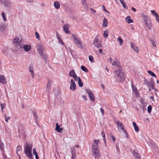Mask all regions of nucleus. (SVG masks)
Segmentation results:
<instances>
[{
  "label": "nucleus",
  "mask_w": 159,
  "mask_h": 159,
  "mask_svg": "<svg viewBox=\"0 0 159 159\" xmlns=\"http://www.w3.org/2000/svg\"><path fill=\"white\" fill-rule=\"evenodd\" d=\"M151 12L152 14L155 16V17L158 16L157 13L154 10H151Z\"/></svg>",
  "instance_id": "nucleus-40"
},
{
  "label": "nucleus",
  "mask_w": 159,
  "mask_h": 159,
  "mask_svg": "<svg viewBox=\"0 0 159 159\" xmlns=\"http://www.w3.org/2000/svg\"><path fill=\"white\" fill-rule=\"evenodd\" d=\"M93 43L94 46L98 48L101 47L102 46V43L98 41V38L97 36H96L95 38Z\"/></svg>",
  "instance_id": "nucleus-9"
},
{
  "label": "nucleus",
  "mask_w": 159,
  "mask_h": 159,
  "mask_svg": "<svg viewBox=\"0 0 159 159\" xmlns=\"http://www.w3.org/2000/svg\"><path fill=\"white\" fill-rule=\"evenodd\" d=\"M23 45L22 44V42L21 43H19L17 44V47L19 49L23 48Z\"/></svg>",
  "instance_id": "nucleus-36"
},
{
  "label": "nucleus",
  "mask_w": 159,
  "mask_h": 159,
  "mask_svg": "<svg viewBox=\"0 0 159 159\" xmlns=\"http://www.w3.org/2000/svg\"><path fill=\"white\" fill-rule=\"evenodd\" d=\"M102 7H103V10L105 11L107 13H109V12L108 11H107L105 8V7L104 5H103L102 6Z\"/></svg>",
  "instance_id": "nucleus-57"
},
{
  "label": "nucleus",
  "mask_w": 159,
  "mask_h": 159,
  "mask_svg": "<svg viewBox=\"0 0 159 159\" xmlns=\"http://www.w3.org/2000/svg\"><path fill=\"white\" fill-rule=\"evenodd\" d=\"M144 23L146 28L149 30H151L152 25L151 20H148V21L144 22Z\"/></svg>",
  "instance_id": "nucleus-11"
},
{
  "label": "nucleus",
  "mask_w": 159,
  "mask_h": 159,
  "mask_svg": "<svg viewBox=\"0 0 159 159\" xmlns=\"http://www.w3.org/2000/svg\"><path fill=\"white\" fill-rule=\"evenodd\" d=\"M81 68L82 70L84 71L85 72H87L88 71V69L84 66H81Z\"/></svg>",
  "instance_id": "nucleus-34"
},
{
  "label": "nucleus",
  "mask_w": 159,
  "mask_h": 159,
  "mask_svg": "<svg viewBox=\"0 0 159 159\" xmlns=\"http://www.w3.org/2000/svg\"><path fill=\"white\" fill-rule=\"evenodd\" d=\"M85 9H88V6L87 4V3H86L85 4H84L83 5Z\"/></svg>",
  "instance_id": "nucleus-54"
},
{
  "label": "nucleus",
  "mask_w": 159,
  "mask_h": 159,
  "mask_svg": "<svg viewBox=\"0 0 159 159\" xmlns=\"http://www.w3.org/2000/svg\"><path fill=\"white\" fill-rule=\"evenodd\" d=\"M51 87H50L47 86L46 89V92L48 93H50L51 90Z\"/></svg>",
  "instance_id": "nucleus-44"
},
{
  "label": "nucleus",
  "mask_w": 159,
  "mask_h": 159,
  "mask_svg": "<svg viewBox=\"0 0 159 159\" xmlns=\"http://www.w3.org/2000/svg\"><path fill=\"white\" fill-rule=\"evenodd\" d=\"M108 34V32L107 30H105L104 31L103 36L104 38H107Z\"/></svg>",
  "instance_id": "nucleus-31"
},
{
  "label": "nucleus",
  "mask_w": 159,
  "mask_h": 159,
  "mask_svg": "<svg viewBox=\"0 0 159 159\" xmlns=\"http://www.w3.org/2000/svg\"><path fill=\"white\" fill-rule=\"evenodd\" d=\"M110 136L111 137L113 141L115 142L116 140V138H115L113 135V134L112 133H111L110 134Z\"/></svg>",
  "instance_id": "nucleus-49"
},
{
  "label": "nucleus",
  "mask_w": 159,
  "mask_h": 159,
  "mask_svg": "<svg viewBox=\"0 0 159 159\" xmlns=\"http://www.w3.org/2000/svg\"><path fill=\"white\" fill-rule=\"evenodd\" d=\"M2 17L3 21L4 22L6 21H7V19L6 17L5 14L4 12L2 13Z\"/></svg>",
  "instance_id": "nucleus-42"
},
{
  "label": "nucleus",
  "mask_w": 159,
  "mask_h": 159,
  "mask_svg": "<svg viewBox=\"0 0 159 159\" xmlns=\"http://www.w3.org/2000/svg\"><path fill=\"white\" fill-rule=\"evenodd\" d=\"M148 72L150 75L154 77H156V75L152 71L150 70H148Z\"/></svg>",
  "instance_id": "nucleus-38"
},
{
  "label": "nucleus",
  "mask_w": 159,
  "mask_h": 159,
  "mask_svg": "<svg viewBox=\"0 0 159 159\" xmlns=\"http://www.w3.org/2000/svg\"><path fill=\"white\" fill-rule=\"evenodd\" d=\"M29 70L31 72V75L32 77L34 78V74L33 71V70L32 68L30 67L29 68Z\"/></svg>",
  "instance_id": "nucleus-37"
},
{
  "label": "nucleus",
  "mask_w": 159,
  "mask_h": 159,
  "mask_svg": "<svg viewBox=\"0 0 159 159\" xmlns=\"http://www.w3.org/2000/svg\"><path fill=\"white\" fill-rule=\"evenodd\" d=\"M94 143L92 144V147L98 148V144L100 143L99 140L98 139H94Z\"/></svg>",
  "instance_id": "nucleus-18"
},
{
  "label": "nucleus",
  "mask_w": 159,
  "mask_h": 159,
  "mask_svg": "<svg viewBox=\"0 0 159 159\" xmlns=\"http://www.w3.org/2000/svg\"><path fill=\"white\" fill-rule=\"evenodd\" d=\"M126 21L128 23H131L133 22V20L130 19V17L129 16H128L125 18Z\"/></svg>",
  "instance_id": "nucleus-26"
},
{
  "label": "nucleus",
  "mask_w": 159,
  "mask_h": 159,
  "mask_svg": "<svg viewBox=\"0 0 159 159\" xmlns=\"http://www.w3.org/2000/svg\"><path fill=\"white\" fill-rule=\"evenodd\" d=\"M133 126L134 128V130L136 132H138L139 131V127L137 126L135 122H133Z\"/></svg>",
  "instance_id": "nucleus-29"
},
{
  "label": "nucleus",
  "mask_w": 159,
  "mask_h": 159,
  "mask_svg": "<svg viewBox=\"0 0 159 159\" xmlns=\"http://www.w3.org/2000/svg\"><path fill=\"white\" fill-rule=\"evenodd\" d=\"M3 157L4 159H7V156L4 152L3 153Z\"/></svg>",
  "instance_id": "nucleus-60"
},
{
  "label": "nucleus",
  "mask_w": 159,
  "mask_h": 159,
  "mask_svg": "<svg viewBox=\"0 0 159 159\" xmlns=\"http://www.w3.org/2000/svg\"><path fill=\"white\" fill-rule=\"evenodd\" d=\"M102 137L103 138V140L104 141L106 142L105 141V134L104 132H102Z\"/></svg>",
  "instance_id": "nucleus-50"
},
{
  "label": "nucleus",
  "mask_w": 159,
  "mask_h": 159,
  "mask_svg": "<svg viewBox=\"0 0 159 159\" xmlns=\"http://www.w3.org/2000/svg\"><path fill=\"white\" fill-rule=\"evenodd\" d=\"M33 153L34 155L35 154H36V153H37V152H36V149L35 148H33Z\"/></svg>",
  "instance_id": "nucleus-58"
},
{
  "label": "nucleus",
  "mask_w": 159,
  "mask_h": 159,
  "mask_svg": "<svg viewBox=\"0 0 159 159\" xmlns=\"http://www.w3.org/2000/svg\"><path fill=\"white\" fill-rule=\"evenodd\" d=\"M74 41L76 46L80 48H82L83 47L82 42L80 39L78 38L75 34L72 35Z\"/></svg>",
  "instance_id": "nucleus-3"
},
{
  "label": "nucleus",
  "mask_w": 159,
  "mask_h": 159,
  "mask_svg": "<svg viewBox=\"0 0 159 159\" xmlns=\"http://www.w3.org/2000/svg\"><path fill=\"white\" fill-rule=\"evenodd\" d=\"M0 83L4 84H6L7 83L5 77L3 75H0Z\"/></svg>",
  "instance_id": "nucleus-20"
},
{
  "label": "nucleus",
  "mask_w": 159,
  "mask_h": 159,
  "mask_svg": "<svg viewBox=\"0 0 159 159\" xmlns=\"http://www.w3.org/2000/svg\"><path fill=\"white\" fill-rule=\"evenodd\" d=\"M37 50L40 56L43 57L44 59H45L46 56L43 52V48L42 47L40 46L38 48Z\"/></svg>",
  "instance_id": "nucleus-10"
},
{
  "label": "nucleus",
  "mask_w": 159,
  "mask_h": 159,
  "mask_svg": "<svg viewBox=\"0 0 159 159\" xmlns=\"http://www.w3.org/2000/svg\"><path fill=\"white\" fill-rule=\"evenodd\" d=\"M117 40L120 43V45H122L123 43V39L120 37H119L117 39Z\"/></svg>",
  "instance_id": "nucleus-33"
},
{
  "label": "nucleus",
  "mask_w": 159,
  "mask_h": 159,
  "mask_svg": "<svg viewBox=\"0 0 159 159\" xmlns=\"http://www.w3.org/2000/svg\"><path fill=\"white\" fill-rule=\"evenodd\" d=\"M107 61L108 62L111 63V57H110L108 59Z\"/></svg>",
  "instance_id": "nucleus-63"
},
{
  "label": "nucleus",
  "mask_w": 159,
  "mask_h": 159,
  "mask_svg": "<svg viewBox=\"0 0 159 159\" xmlns=\"http://www.w3.org/2000/svg\"><path fill=\"white\" fill-rule=\"evenodd\" d=\"M70 27V25L68 24H66L63 26V30L65 32L69 34L70 32V31L68 30V28Z\"/></svg>",
  "instance_id": "nucleus-15"
},
{
  "label": "nucleus",
  "mask_w": 159,
  "mask_h": 159,
  "mask_svg": "<svg viewBox=\"0 0 159 159\" xmlns=\"http://www.w3.org/2000/svg\"><path fill=\"white\" fill-rule=\"evenodd\" d=\"M108 25V22L107 20L105 18H104L103 20V23L102 25V26L103 27H107Z\"/></svg>",
  "instance_id": "nucleus-24"
},
{
  "label": "nucleus",
  "mask_w": 159,
  "mask_h": 159,
  "mask_svg": "<svg viewBox=\"0 0 159 159\" xmlns=\"http://www.w3.org/2000/svg\"><path fill=\"white\" fill-rule=\"evenodd\" d=\"M56 127L55 129V130L57 132H60V127L58 125V123H57L56 125Z\"/></svg>",
  "instance_id": "nucleus-35"
},
{
  "label": "nucleus",
  "mask_w": 159,
  "mask_h": 159,
  "mask_svg": "<svg viewBox=\"0 0 159 159\" xmlns=\"http://www.w3.org/2000/svg\"><path fill=\"white\" fill-rule=\"evenodd\" d=\"M33 114L34 116V117L36 120H37L38 117V115L37 113L35 112H33Z\"/></svg>",
  "instance_id": "nucleus-51"
},
{
  "label": "nucleus",
  "mask_w": 159,
  "mask_h": 159,
  "mask_svg": "<svg viewBox=\"0 0 159 159\" xmlns=\"http://www.w3.org/2000/svg\"><path fill=\"white\" fill-rule=\"evenodd\" d=\"M152 109V107L151 106H149L148 107V111L149 113L151 112Z\"/></svg>",
  "instance_id": "nucleus-45"
},
{
  "label": "nucleus",
  "mask_w": 159,
  "mask_h": 159,
  "mask_svg": "<svg viewBox=\"0 0 159 159\" xmlns=\"http://www.w3.org/2000/svg\"><path fill=\"white\" fill-rule=\"evenodd\" d=\"M144 82L145 84L148 86L149 90H150V89H153L154 81L152 79H150L149 81L147 80H145Z\"/></svg>",
  "instance_id": "nucleus-6"
},
{
  "label": "nucleus",
  "mask_w": 159,
  "mask_h": 159,
  "mask_svg": "<svg viewBox=\"0 0 159 159\" xmlns=\"http://www.w3.org/2000/svg\"><path fill=\"white\" fill-rule=\"evenodd\" d=\"M151 44L153 46V47H156V45L155 42L152 40H151Z\"/></svg>",
  "instance_id": "nucleus-48"
},
{
  "label": "nucleus",
  "mask_w": 159,
  "mask_h": 159,
  "mask_svg": "<svg viewBox=\"0 0 159 159\" xmlns=\"http://www.w3.org/2000/svg\"><path fill=\"white\" fill-rule=\"evenodd\" d=\"M115 77L116 80L119 82H122L124 80V75L122 72V68L120 67V68L115 70L114 71Z\"/></svg>",
  "instance_id": "nucleus-1"
},
{
  "label": "nucleus",
  "mask_w": 159,
  "mask_h": 159,
  "mask_svg": "<svg viewBox=\"0 0 159 159\" xmlns=\"http://www.w3.org/2000/svg\"><path fill=\"white\" fill-rule=\"evenodd\" d=\"M69 75L70 76L72 77L75 76V75H76V74H75L74 70H71L69 72Z\"/></svg>",
  "instance_id": "nucleus-23"
},
{
  "label": "nucleus",
  "mask_w": 159,
  "mask_h": 159,
  "mask_svg": "<svg viewBox=\"0 0 159 159\" xmlns=\"http://www.w3.org/2000/svg\"><path fill=\"white\" fill-rule=\"evenodd\" d=\"M81 2L82 5H83L84 4L86 3V0H81Z\"/></svg>",
  "instance_id": "nucleus-55"
},
{
  "label": "nucleus",
  "mask_w": 159,
  "mask_h": 159,
  "mask_svg": "<svg viewBox=\"0 0 159 159\" xmlns=\"http://www.w3.org/2000/svg\"><path fill=\"white\" fill-rule=\"evenodd\" d=\"M89 60L92 62L93 63L94 62V58L93 57L91 56V55H89Z\"/></svg>",
  "instance_id": "nucleus-41"
},
{
  "label": "nucleus",
  "mask_w": 159,
  "mask_h": 159,
  "mask_svg": "<svg viewBox=\"0 0 159 159\" xmlns=\"http://www.w3.org/2000/svg\"><path fill=\"white\" fill-rule=\"evenodd\" d=\"M6 29V27L4 24L0 25V31L1 32L3 31Z\"/></svg>",
  "instance_id": "nucleus-32"
},
{
  "label": "nucleus",
  "mask_w": 159,
  "mask_h": 159,
  "mask_svg": "<svg viewBox=\"0 0 159 159\" xmlns=\"http://www.w3.org/2000/svg\"><path fill=\"white\" fill-rule=\"evenodd\" d=\"M116 122L117 125L118 129L119 131H123L125 133H126V131L124 128L122 123L119 120L117 121Z\"/></svg>",
  "instance_id": "nucleus-7"
},
{
  "label": "nucleus",
  "mask_w": 159,
  "mask_h": 159,
  "mask_svg": "<svg viewBox=\"0 0 159 159\" xmlns=\"http://www.w3.org/2000/svg\"><path fill=\"white\" fill-rule=\"evenodd\" d=\"M52 84V81L50 80H48V83L47 84V86L50 87H51Z\"/></svg>",
  "instance_id": "nucleus-43"
},
{
  "label": "nucleus",
  "mask_w": 159,
  "mask_h": 159,
  "mask_svg": "<svg viewBox=\"0 0 159 159\" xmlns=\"http://www.w3.org/2000/svg\"><path fill=\"white\" fill-rule=\"evenodd\" d=\"M22 41V39L19 38L18 37H16L14 39V42L16 44L18 43H21Z\"/></svg>",
  "instance_id": "nucleus-19"
},
{
  "label": "nucleus",
  "mask_w": 159,
  "mask_h": 159,
  "mask_svg": "<svg viewBox=\"0 0 159 159\" xmlns=\"http://www.w3.org/2000/svg\"><path fill=\"white\" fill-rule=\"evenodd\" d=\"M140 104H139L140 108L143 110V112L146 110L147 106V103L143 98H142L140 101Z\"/></svg>",
  "instance_id": "nucleus-5"
},
{
  "label": "nucleus",
  "mask_w": 159,
  "mask_h": 159,
  "mask_svg": "<svg viewBox=\"0 0 159 159\" xmlns=\"http://www.w3.org/2000/svg\"><path fill=\"white\" fill-rule=\"evenodd\" d=\"M23 48L25 52H28L31 49V47L30 45L25 44L23 46Z\"/></svg>",
  "instance_id": "nucleus-14"
},
{
  "label": "nucleus",
  "mask_w": 159,
  "mask_h": 159,
  "mask_svg": "<svg viewBox=\"0 0 159 159\" xmlns=\"http://www.w3.org/2000/svg\"><path fill=\"white\" fill-rule=\"evenodd\" d=\"M85 90L89 95V99L92 101H94L95 100V98L93 93L88 89H86Z\"/></svg>",
  "instance_id": "nucleus-8"
},
{
  "label": "nucleus",
  "mask_w": 159,
  "mask_h": 159,
  "mask_svg": "<svg viewBox=\"0 0 159 159\" xmlns=\"http://www.w3.org/2000/svg\"><path fill=\"white\" fill-rule=\"evenodd\" d=\"M70 89L73 90H74L76 89V84L75 82L73 79H71L70 80Z\"/></svg>",
  "instance_id": "nucleus-12"
},
{
  "label": "nucleus",
  "mask_w": 159,
  "mask_h": 159,
  "mask_svg": "<svg viewBox=\"0 0 159 159\" xmlns=\"http://www.w3.org/2000/svg\"><path fill=\"white\" fill-rule=\"evenodd\" d=\"M73 78H74V80L75 81H77V80H78V77H77V75H75V76L74 77H72Z\"/></svg>",
  "instance_id": "nucleus-56"
},
{
  "label": "nucleus",
  "mask_w": 159,
  "mask_h": 159,
  "mask_svg": "<svg viewBox=\"0 0 159 159\" xmlns=\"http://www.w3.org/2000/svg\"><path fill=\"white\" fill-rule=\"evenodd\" d=\"M71 153L72 155V159H76V156L75 154V148L74 147L71 149Z\"/></svg>",
  "instance_id": "nucleus-16"
},
{
  "label": "nucleus",
  "mask_w": 159,
  "mask_h": 159,
  "mask_svg": "<svg viewBox=\"0 0 159 159\" xmlns=\"http://www.w3.org/2000/svg\"><path fill=\"white\" fill-rule=\"evenodd\" d=\"M78 83L80 87H82L83 86V83L82 82L81 79L79 77H78Z\"/></svg>",
  "instance_id": "nucleus-30"
},
{
  "label": "nucleus",
  "mask_w": 159,
  "mask_h": 159,
  "mask_svg": "<svg viewBox=\"0 0 159 159\" xmlns=\"http://www.w3.org/2000/svg\"><path fill=\"white\" fill-rule=\"evenodd\" d=\"M156 20H157V22L159 23V16H157L155 17Z\"/></svg>",
  "instance_id": "nucleus-62"
},
{
  "label": "nucleus",
  "mask_w": 159,
  "mask_h": 159,
  "mask_svg": "<svg viewBox=\"0 0 159 159\" xmlns=\"http://www.w3.org/2000/svg\"><path fill=\"white\" fill-rule=\"evenodd\" d=\"M131 47L134 50V51L137 53H138L139 52V49H138V47L136 46V45L133 42H131Z\"/></svg>",
  "instance_id": "nucleus-13"
},
{
  "label": "nucleus",
  "mask_w": 159,
  "mask_h": 159,
  "mask_svg": "<svg viewBox=\"0 0 159 159\" xmlns=\"http://www.w3.org/2000/svg\"><path fill=\"white\" fill-rule=\"evenodd\" d=\"M132 87L133 91L136 94H138V90L135 87H133V86Z\"/></svg>",
  "instance_id": "nucleus-39"
},
{
  "label": "nucleus",
  "mask_w": 159,
  "mask_h": 159,
  "mask_svg": "<svg viewBox=\"0 0 159 159\" xmlns=\"http://www.w3.org/2000/svg\"><path fill=\"white\" fill-rule=\"evenodd\" d=\"M119 62L117 61H113L112 62V65L113 66L116 67H119Z\"/></svg>",
  "instance_id": "nucleus-27"
},
{
  "label": "nucleus",
  "mask_w": 159,
  "mask_h": 159,
  "mask_svg": "<svg viewBox=\"0 0 159 159\" xmlns=\"http://www.w3.org/2000/svg\"><path fill=\"white\" fill-rule=\"evenodd\" d=\"M54 6L57 9H59L60 8V4L58 1H55L53 3Z\"/></svg>",
  "instance_id": "nucleus-17"
},
{
  "label": "nucleus",
  "mask_w": 159,
  "mask_h": 159,
  "mask_svg": "<svg viewBox=\"0 0 159 159\" xmlns=\"http://www.w3.org/2000/svg\"><path fill=\"white\" fill-rule=\"evenodd\" d=\"M21 149V148L20 145H18L17 147V149L16 150V153L17 156L19 157V159H21V157L20 155L18 154V152L19 151H20Z\"/></svg>",
  "instance_id": "nucleus-25"
},
{
  "label": "nucleus",
  "mask_w": 159,
  "mask_h": 159,
  "mask_svg": "<svg viewBox=\"0 0 159 159\" xmlns=\"http://www.w3.org/2000/svg\"><path fill=\"white\" fill-rule=\"evenodd\" d=\"M58 38L59 40V41L61 42V43L63 45H64V43L63 41L60 39V38L58 37Z\"/></svg>",
  "instance_id": "nucleus-64"
},
{
  "label": "nucleus",
  "mask_w": 159,
  "mask_h": 159,
  "mask_svg": "<svg viewBox=\"0 0 159 159\" xmlns=\"http://www.w3.org/2000/svg\"><path fill=\"white\" fill-rule=\"evenodd\" d=\"M3 3L4 5L7 7H9L11 6V2L8 0H7V1L5 2L4 0H3V2H2Z\"/></svg>",
  "instance_id": "nucleus-22"
},
{
  "label": "nucleus",
  "mask_w": 159,
  "mask_h": 159,
  "mask_svg": "<svg viewBox=\"0 0 159 159\" xmlns=\"http://www.w3.org/2000/svg\"><path fill=\"white\" fill-rule=\"evenodd\" d=\"M34 155H35L36 159H39V157L37 153L34 154Z\"/></svg>",
  "instance_id": "nucleus-61"
},
{
  "label": "nucleus",
  "mask_w": 159,
  "mask_h": 159,
  "mask_svg": "<svg viewBox=\"0 0 159 159\" xmlns=\"http://www.w3.org/2000/svg\"><path fill=\"white\" fill-rule=\"evenodd\" d=\"M100 110L102 115H103L104 113V110L102 108H100Z\"/></svg>",
  "instance_id": "nucleus-59"
},
{
  "label": "nucleus",
  "mask_w": 159,
  "mask_h": 159,
  "mask_svg": "<svg viewBox=\"0 0 159 159\" xmlns=\"http://www.w3.org/2000/svg\"><path fill=\"white\" fill-rule=\"evenodd\" d=\"M0 148L1 149L3 150V145L2 142H0Z\"/></svg>",
  "instance_id": "nucleus-52"
},
{
  "label": "nucleus",
  "mask_w": 159,
  "mask_h": 159,
  "mask_svg": "<svg viewBox=\"0 0 159 159\" xmlns=\"http://www.w3.org/2000/svg\"><path fill=\"white\" fill-rule=\"evenodd\" d=\"M1 107L2 108V111L3 110L4 108L6 105L5 103H3V104H2L1 105Z\"/></svg>",
  "instance_id": "nucleus-53"
},
{
  "label": "nucleus",
  "mask_w": 159,
  "mask_h": 159,
  "mask_svg": "<svg viewBox=\"0 0 159 159\" xmlns=\"http://www.w3.org/2000/svg\"><path fill=\"white\" fill-rule=\"evenodd\" d=\"M141 16L143 17L144 22L146 21H148V20H150V19L148 18V16L144 14V13L141 14Z\"/></svg>",
  "instance_id": "nucleus-21"
},
{
  "label": "nucleus",
  "mask_w": 159,
  "mask_h": 159,
  "mask_svg": "<svg viewBox=\"0 0 159 159\" xmlns=\"http://www.w3.org/2000/svg\"><path fill=\"white\" fill-rule=\"evenodd\" d=\"M32 145L28 144L27 143H26V146L24 148V152L25 155L29 159L32 158Z\"/></svg>",
  "instance_id": "nucleus-2"
},
{
  "label": "nucleus",
  "mask_w": 159,
  "mask_h": 159,
  "mask_svg": "<svg viewBox=\"0 0 159 159\" xmlns=\"http://www.w3.org/2000/svg\"><path fill=\"white\" fill-rule=\"evenodd\" d=\"M35 35L36 38L38 39V40H40V37L39 34L37 32H36L35 33Z\"/></svg>",
  "instance_id": "nucleus-47"
},
{
  "label": "nucleus",
  "mask_w": 159,
  "mask_h": 159,
  "mask_svg": "<svg viewBox=\"0 0 159 159\" xmlns=\"http://www.w3.org/2000/svg\"><path fill=\"white\" fill-rule=\"evenodd\" d=\"M4 117L5 118V121L7 123L8 122V120L10 118V117L9 116L8 117H7L6 116V115L5 114L4 116Z\"/></svg>",
  "instance_id": "nucleus-46"
},
{
  "label": "nucleus",
  "mask_w": 159,
  "mask_h": 159,
  "mask_svg": "<svg viewBox=\"0 0 159 159\" xmlns=\"http://www.w3.org/2000/svg\"><path fill=\"white\" fill-rule=\"evenodd\" d=\"M120 3L122 5L124 8L125 9H127L128 8L127 7L126 5V3L123 0H119Z\"/></svg>",
  "instance_id": "nucleus-28"
},
{
  "label": "nucleus",
  "mask_w": 159,
  "mask_h": 159,
  "mask_svg": "<svg viewBox=\"0 0 159 159\" xmlns=\"http://www.w3.org/2000/svg\"><path fill=\"white\" fill-rule=\"evenodd\" d=\"M92 155L95 157V159H99L100 157L98 148L92 147Z\"/></svg>",
  "instance_id": "nucleus-4"
}]
</instances>
